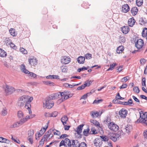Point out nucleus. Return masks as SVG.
<instances>
[{
  "mask_svg": "<svg viewBox=\"0 0 147 147\" xmlns=\"http://www.w3.org/2000/svg\"><path fill=\"white\" fill-rule=\"evenodd\" d=\"M132 98L136 102H138V104H139L140 103V100L138 99L136 97L134 96H132Z\"/></svg>",
  "mask_w": 147,
  "mask_h": 147,
  "instance_id": "nucleus-59",
  "label": "nucleus"
},
{
  "mask_svg": "<svg viewBox=\"0 0 147 147\" xmlns=\"http://www.w3.org/2000/svg\"><path fill=\"white\" fill-rule=\"evenodd\" d=\"M33 99V98L32 97H31L29 98V96H28V100L27 101V103H26V105L24 107L26 109H28L29 108L31 107V105L30 102L32 101Z\"/></svg>",
  "mask_w": 147,
  "mask_h": 147,
  "instance_id": "nucleus-15",
  "label": "nucleus"
},
{
  "mask_svg": "<svg viewBox=\"0 0 147 147\" xmlns=\"http://www.w3.org/2000/svg\"><path fill=\"white\" fill-rule=\"evenodd\" d=\"M91 116L93 118H96L99 116V113L97 112H95L93 111L91 112Z\"/></svg>",
  "mask_w": 147,
  "mask_h": 147,
  "instance_id": "nucleus-36",
  "label": "nucleus"
},
{
  "mask_svg": "<svg viewBox=\"0 0 147 147\" xmlns=\"http://www.w3.org/2000/svg\"><path fill=\"white\" fill-rule=\"evenodd\" d=\"M120 135L119 134L109 133L108 134V138L114 142H116L119 139Z\"/></svg>",
  "mask_w": 147,
  "mask_h": 147,
  "instance_id": "nucleus-5",
  "label": "nucleus"
},
{
  "mask_svg": "<svg viewBox=\"0 0 147 147\" xmlns=\"http://www.w3.org/2000/svg\"><path fill=\"white\" fill-rule=\"evenodd\" d=\"M102 144V142L101 139L96 138L94 141V144L95 146L100 147Z\"/></svg>",
  "mask_w": 147,
  "mask_h": 147,
  "instance_id": "nucleus-13",
  "label": "nucleus"
},
{
  "mask_svg": "<svg viewBox=\"0 0 147 147\" xmlns=\"http://www.w3.org/2000/svg\"><path fill=\"white\" fill-rule=\"evenodd\" d=\"M60 68L63 72L66 73L68 69L67 67L66 66L63 65Z\"/></svg>",
  "mask_w": 147,
  "mask_h": 147,
  "instance_id": "nucleus-37",
  "label": "nucleus"
},
{
  "mask_svg": "<svg viewBox=\"0 0 147 147\" xmlns=\"http://www.w3.org/2000/svg\"><path fill=\"white\" fill-rule=\"evenodd\" d=\"M127 77H128L127 76H126L122 78L121 79V82H126L128 80V79H127Z\"/></svg>",
  "mask_w": 147,
  "mask_h": 147,
  "instance_id": "nucleus-58",
  "label": "nucleus"
},
{
  "mask_svg": "<svg viewBox=\"0 0 147 147\" xmlns=\"http://www.w3.org/2000/svg\"><path fill=\"white\" fill-rule=\"evenodd\" d=\"M127 102L129 104V105L133 106L134 105V104L133 103V102L131 99H129Z\"/></svg>",
  "mask_w": 147,
  "mask_h": 147,
  "instance_id": "nucleus-63",
  "label": "nucleus"
},
{
  "mask_svg": "<svg viewBox=\"0 0 147 147\" xmlns=\"http://www.w3.org/2000/svg\"><path fill=\"white\" fill-rule=\"evenodd\" d=\"M48 131H49L50 132H49V134H48V136L47 137L48 138H49V140L53 136V134L51 133L53 132V129H51L49 130Z\"/></svg>",
  "mask_w": 147,
  "mask_h": 147,
  "instance_id": "nucleus-43",
  "label": "nucleus"
},
{
  "mask_svg": "<svg viewBox=\"0 0 147 147\" xmlns=\"http://www.w3.org/2000/svg\"><path fill=\"white\" fill-rule=\"evenodd\" d=\"M58 114L57 112L54 111L50 114V116L51 117H55Z\"/></svg>",
  "mask_w": 147,
  "mask_h": 147,
  "instance_id": "nucleus-51",
  "label": "nucleus"
},
{
  "mask_svg": "<svg viewBox=\"0 0 147 147\" xmlns=\"http://www.w3.org/2000/svg\"><path fill=\"white\" fill-rule=\"evenodd\" d=\"M50 131H47V132H46L45 135L43 137H42V138H44V140H46V141H47L48 139L49 138H48V134H49V132H50Z\"/></svg>",
  "mask_w": 147,
  "mask_h": 147,
  "instance_id": "nucleus-49",
  "label": "nucleus"
},
{
  "mask_svg": "<svg viewBox=\"0 0 147 147\" xmlns=\"http://www.w3.org/2000/svg\"><path fill=\"white\" fill-rule=\"evenodd\" d=\"M85 58L84 57L80 56L77 59L78 62L80 64H83L84 62Z\"/></svg>",
  "mask_w": 147,
  "mask_h": 147,
  "instance_id": "nucleus-22",
  "label": "nucleus"
},
{
  "mask_svg": "<svg viewBox=\"0 0 147 147\" xmlns=\"http://www.w3.org/2000/svg\"><path fill=\"white\" fill-rule=\"evenodd\" d=\"M131 11L132 15L135 16L137 13L138 9L137 7H133L131 9Z\"/></svg>",
  "mask_w": 147,
  "mask_h": 147,
  "instance_id": "nucleus-26",
  "label": "nucleus"
},
{
  "mask_svg": "<svg viewBox=\"0 0 147 147\" xmlns=\"http://www.w3.org/2000/svg\"><path fill=\"white\" fill-rule=\"evenodd\" d=\"M90 122L91 123L94 124V125H95L97 126L100 127V124L99 122L97 121L96 120L94 119H92L90 120Z\"/></svg>",
  "mask_w": 147,
  "mask_h": 147,
  "instance_id": "nucleus-38",
  "label": "nucleus"
},
{
  "mask_svg": "<svg viewBox=\"0 0 147 147\" xmlns=\"http://www.w3.org/2000/svg\"><path fill=\"white\" fill-rule=\"evenodd\" d=\"M140 117L141 119H147V112L144 113L143 111H141L139 112Z\"/></svg>",
  "mask_w": 147,
  "mask_h": 147,
  "instance_id": "nucleus-21",
  "label": "nucleus"
},
{
  "mask_svg": "<svg viewBox=\"0 0 147 147\" xmlns=\"http://www.w3.org/2000/svg\"><path fill=\"white\" fill-rule=\"evenodd\" d=\"M7 110L6 108L4 107L3 108L1 111V115L3 116H5L7 115Z\"/></svg>",
  "mask_w": 147,
  "mask_h": 147,
  "instance_id": "nucleus-34",
  "label": "nucleus"
},
{
  "mask_svg": "<svg viewBox=\"0 0 147 147\" xmlns=\"http://www.w3.org/2000/svg\"><path fill=\"white\" fill-rule=\"evenodd\" d=\"M79 144V142L78 140H72L71 142V147H78Z\"/></svg>",
  "mask_w": 147,
  "mask_h": 147,
  "instance_id": "nucleus-20",
  "label": "nucleus"
},
{
  "mask_svg": "<svg viewBox=\"0 0 147 147\" xmlns=\"http://www.w3.org/2000/svg\"><path fill=\"white\" fill-rule=\"evenodd\" d=\"M59 76L57 75H49L46 77L47 79H59Z\"/></svg>",
  "mask_w": 147,
  "mask_h": 147,
  "instance_id": "nucleus-28",
  "label": "nucleus"
},
{
  "mask_svg": "<svg viewBox=\"0 0 147 147\" xmlns=\"http://www.w3.org/2000/svg\"><path fill=\"white\" fill-rule=\"evenodd\" d=\"M24 114L21 111H19L18 112V116L19 118H22L23 117Z\"/></svg>",
  "mask_w": 147,
  "mask_h": 147,
  "instance_id": "nucleus-44",
  "label": "nucleus"
},
{
  "mask_svg": "<svg viewBox=\"0 0 147 147\" xmlns=\"http://www.w3.org/2000/svg\"><path fill=\"white\" fill-rule=\"evenodd\" d=\"M139 24L141 25H144L146 23V20L145 18H140L139 20Z\"/></svg>",
  "mask_w": 147,
  "mask_h": 147,
  "instance_id": "nucleus-29",
  "label": "nucleus"
},
{
  "mask_svg": "<svg viewBox=\"0 0 147 147\" xmlns=\"http://www.w3.org/2000/svg\"><path fill=\"white\" fill-rule=\"evenodd\" d=\"M124 50V47L122 46H119L117 47L116 50V52L117 53H120Z\"/></svg>",
  "mask_w": 147,
  "mask_h": 147,
  "instance_id": "nucleus-31",
  "label": "nucleus"
},
{
  "mask_svg": "<svg viewBox=\"0 0 147 147\" xmlns=\"http://www.w3.org/2000/svg\"><path fill=\"white\" fill-rule=\"evenodd\" d=\"M144 41L142 39H138L135 42V47L138 49H140L143 46Z\"/></svg>",
  "mask_w": 147,
  "mask_h": 147,
  "instance_id": "nucleus-8",
  "label": "nucleus"
},
{
  "mask_svg": "<svg viewBox=\"0 0 147 147\" xmlns=\"http://www.w3.org/2000/svg\"><path fill=\"white\" fill-rule=\"evenodd\" d=\"M67 92H59L60 94V97H61V98H63L64 96L67 94Z\"/></svg>",
  "mask_w": 147,
  "mask_h": 147,
  "instance_id": "nucleus-57",
  "label": "nucleus"
},
{
  "mask_svg": "<svg viewBox=\"0 0 147 147\" xmlns=\"http://www.w3.org/2000/svg\"><path fill=\"white\" fill-rule=\"evenodd\" d=\"M63 146H64L65 147H71V143L70 140L66 138L64 140H62L59 144V146L61 147Z\"/></svg>",
  "mask_w": 147,
  "mask_h": 147,
  "instance_id": "nucleus-4",
  "label": "nucleus"
},
{
  "mask_svg": "<svg viewBox=\"0 0 147 147\" xmlns=\"http://www.w3.org/2000/svg\"><path fill=\"white\" fill-rule=\"evenodd\" d=\"M68 120V118L67 116L65 115L61 119V121L63 125H65L67 124V121Z\"/></svg>",
  "mask_w": 147,
  "mask_h": 147,
  "instance_id": "nucleus-24",
  "label": "nucleus"
},
{
  "mask_svg": "<svg viewBox=\"0 0 147 147\" xmlns=\"http://www.w3.org/2000/svg\"><path fill=\"white\" fill-rule=\"evenodd\" d=\"M7 55V53L3 50L0 49V56L2 57H5Z\"/></svg>",
  "mask_w": 147,
  "mask_h": 147,
  "instance_id": "nucleus-32",
  "label": "nucleus"
},
{
  "mask_svg": "<svg viewBox=\"0 0 147 147\" xmlns=\"http://www.w3.org/2000/svg\"><path fill=\"white\" fill-rule=\"evenodd\" d=\"M9 32L13 36H15L16 35V34L15 32V30L11 28L9 30Z\"/></svg>",
  "mask_w": 147,
  "mask_h": 147,
  "instance_id": "nucleus-47",
  "label": "nucleus"
},
{
  "mask_svg": "<svg viewBox=\"0 0 147 147\" xmlns=\"http://www.w3.org/2000/svg\"><path fill=\"white\" fill-rule=\"evenodd\" d=\"M142 34L143 37L145 38L146 40L147 41V28H145L143 29Z\"/></svg>",
  "mask_w": 147,
  "mask_h": 147,
  "instance_id": "nucleus-25",
  "label": "nucleus"
},
{
  "mask_svg": "<svg viewBox=\"0 0 147 147\" xmlns=\"http://www.w3.org/2000/svg\"><path fill=\"white\" fill-rule=\"evenodd\" d=\"M88 69V68H86L85 67L83 66L81 68H80L78 69L77 71L78 72H80L81 71L86 70Z\"/></svg>",
  "mask_w": 147,
  "mask_h": 147,
  "instance_id": "nucleus-55",
  "label": "nucleus"
},
{
  "mask_svg": "<svg viewBox=\"0 0 147 147\" xmlns=\"http://www.w3.org/2000/svg\"><path fill=\"white\" fill-rule=\"evenodd\" d=\"M133 90L134 92L138 93L140 91L138 88L137 86H135L133 89Z\"/></svg>",
  "mask_w": 147,
  "mask_h": 147,
  "instance_id": "nucleus-53",
  "label": "nucleus"
},
{
  "mask_svg": "<svg viewBox=\"0 0 147 147\" xmlns=\"http://www.w3.org/2000/svg\"><path fill=\"white\" fill-rule=\"evenodd\" d=\"M97 134L96 130L94 129H91V131L90 132V134Z\"/></svg>",
  "mask_w": 147,
  "mask_h": 147,
  "instance_id": "nucleus-54",
  "label": "nucleus"
},
{
  "mask_svg": "<svg viewBox=\"0 0 147 147\" xmlns=\"http://www.w3.org/2000/svg\"><path fill=\"white\" fill-rule=\"evenodd\" d=\"M84 125V124H82L79 125L77 127V129L75 130V131L79 135V136L78 137L79 138H81L82 137V135L81 134L82 132L83 127Z\"/></svg>",
  "mask_w": 147,
  "mask_h": 147,
  "instance_id": "nucleus-10",
  "label": "nucleus"
},
{
  "mask_svg": "<svg viewBox=\"0 0 147 147\" xmlns=\"http://www.w3.org/2000/svg\"><path fill=\"white\" fill-rule=\"evenodd\" d=\"M60 97V94L59 92L49 95L46 98L45 100L43 102V107L48 109L51 108L54 104V102L51 100Z\"/></svg>",
  "mask_w": 147,
  "mask_h": 147,
  "instance_id": "nucleus-1",
  "label": "nucleus"
},
{
  "mask_svg": "<svg viewBox=\"0 0 147 147\" xmlns=\"http://www.w3.org/2000/svg\"><path fill=\"white\" fill-rule=\"evenodd\" d=\"M28 61L29 64L31 65L34 66L36 65L37 64V60L36 58H31L29 59Z\"/></svg>",
  "mask_w": 147,
  "mask_h": 147,
  "instance_id": "nucleus-16",
  "label": "nucleus"
},
{
  "mask_svg": "<svg viewBox=\"0 0 147 147\" xmlns=\"http://www.w3.org/2000/svg\"><path fill=\"white\" fill-rule=\"evenodd\" d=\"M139 121V123H141L143 124H145L147 125V119H139L137 121V122H138Z\"/></svg>",
  "mask_w": 147,
  "mask_h": 147,
  "instance_id": "nucleus-33",
  "label": "nucleus"
},
{
  "mask_svg": "<svg viewBox=\"0 0 147 147\" xmlns=\"http://www.w3.org/2000/svg\"><path fill=\"white\" fill-rule=\"evenodd\" d=\"M68 135L66 134H62L60 137L59 139H63L65 138H67L68 137Z\"/></svg>",
  "mask_w": 147,
  "mask_h": 147,
  "instance_id": "nucleus-61",
  "label": "nucleus"
},
{
  "mask_svg": "<svg viewBox=\"0 0 147 147\" xmlns=\"http://www.w3.org/2000/svg\"><path fill=\"white\" fill-rule=\"evenodd\" d=\"M84 57L86 59H90L92 58V55L89 53H88L85 55Z\"/></svg>",
  "mask_w": 147,
  "mask_h": 147,
  "instance_id": "nucleus-45",
  "label": "nucleus"
},
{
  "mask_svg": "<svg viewBox=\"0 0 147 147\" xmlns=\"http://www.w3.org/2000/svg\"><path fill=\"white\" fill-rule=\"evenodd\" d=\"M34 134V131L33 129L29 130L28 131V137H33V135Z\"/></svg>",
  "mask_w": 147,
  "mask_h": 147,
  "instance_id": "nucleus-40",
  "label": "nucleus"
},
{
  "mask_svg": "<svg viewBox=\"0 0 147 147\" xmlns=\"http://www.w3.org/2000/svg\"><path fill=\"white\" fill-rule=\"evenodd\" d=\"M45 140L44 139V138H42L40 142L39 145L41 146H42L44 144V142Z\"/></svg>",
  "mask_w": 147,
  "mask_h": 147,
  "instance_id": "nucleus-64",
  "label": "nucleus"
},
{
  "mask_svg": "<svg viewBox=\"0 0 147 147\" xmlns=\"http://www.w3.org/2000/svg\"><path fill=\"white\" fill-rule=\"evenodd\" d=\"M92 82V81L91 80H88L85 82L84 84H85V87L86 86H89L91 84Z\"/></svg>",
  "mask_w": 147,
  "mask_h": 147,
  "instance_id": "nucleus-41",
  "label": "nucleus"
},
{
  "mask_svg": "<svg viewBox=\"0 0 147 147\" xmlns=\"http://www.w3.org/2000/svg\"><path fill=\"white\" fill-rule=\"evenodd\" d=\"M127 114V111L125 109H122L119 111V114L120 117L123 118H125Z\"/></svg>",
  "mask_w": 147,
  "mask_h": 147,
  "instance_id": "nucleus-11",
  "label": "nucleus"
},
{
  "mask_svg": "<svg viewBox=\"0 0 147 147\" xmlns=\"http://www.w3.org/2000/svg\"><path fill=\"white\" fill-rule=\"evenodd\" d=\"M61 61L62 63L66 64L70 62L71 59L69 57L63 56L61 57Z\"/></svg>",
  "mask_w": 147,
  "mask_h": 147,
  "instance_id": "nucleus-9",
  "label": "nucleus"
},
{
  "mask_svg": "<svg viewBox=\"0 0 147 147\" xmlns=\"http://www.w3.org/2000/svg\"><path fill=\"white\" fill-rule=\"evenodd\" d=\"M15 90L13 87L8 85H6L5 88V92L7 95L12 94Z\"/></svg>",
  "mask_w": 147,
  "mask_h": 147,
  "instance_id": "nucleus-7",
  "label": "nucleus"
},
{
  "mask_svg": "<svg viewBox=\"0 0 147 147\" xmlns=\"http://www.w3.org/2000/svg\"><path fill=\"white\" fill-rule=\"evenodd\" d=\"M33 137H28L27 140L29 141V142L31 144H32L33 143Z\"/></svg>",
  "mask_w": 147,
  "mask_h": 147,
  "instance_id": "nucleus-60",
  "label": "nucleus"
},
{
  "mask_svg": "<svg viewBox=\"0 0 147 147\" xmlns=\"http://www.w3.org/2000/svg\"><path fill=\"white\" fill-rule=\"evenodd\" d=\"M129 7L128 4H124L122 5V10L123 12L127 13L129 11Z\"/></svg>",
  "mask_w": 147,
  "mask_h": 147,
  "instance_id": "nucleus-17",
  "label": "nucleus"
},
{
  "mask_svg": "<svg viewBox=\"0 0 147 147\" xmlns=\"http://www.w3.org/2000/svg\"><path fill=\"white\" fill-rule=\"evenodd\" d=\"M85 84L82 85L81 86L78 87L77 88V90H81L84 89L85 88Z\"/></svg>",
  "mask_w": 147,
  "mask_h": 147,
  "instance_id": "nucleus-56",
  "label": "nucleus"
},
{
  "mask_svg": "<svg viewBox=\"0 0 147 147\" xmlns=\"http://www.w3.org/2000/svg\"><path fill=\"white\" fill-rule=\"evenodd\" d=\"M100 137L101 138L100 139L102 140V141L105 142L109 140V138H108V136H100Z\"/></svg>",
  "mask_w": 147,
  "mask_h": 147,
  "instance_id": "nucleus-39",
  "label": "nucleus"
},
{
  "mask_svg": "<svg viewBox=\"0 0 147 147\" xmlns=\"http://www.w3.org/2000/svg\"><path fill=\"white\" fill-rule=\"evenodd\" d=\"M143 0H136V4L139 7L141 6L142 4Z\"/></svg>",
  "mask_w": 147,
  "mask_h": 147,
  "instance_id": "nucleus-46",
  "label": "nucleus"
},
{
  "mask_svg": "<svg viewBox=\"0 0 147 147\" xmlns=\"http://www.w3.org/2000/svg\"><path fill=\"white\" fill-rule=\"evenodd\" d=\"M20 51L24 54H27V51L23 48H21L20 49Z\"/></svg>",
  "mask_w": 147,
  "mask_h": 147,
  "instance_id": "nucleus-52",
  "label": "nucleus"
},
{
  "mask_svg": "<svg viewBox=\"0 0 147 147\" xmlns=\"http://www.w3.org/2000/svg\"><path fill=\"white\" fill-rule=\"evenodd\" d=\"M135 21L133 18H131L129 19L128 21V24L130 27H132L134 24L135 23Z\"/></svg>",
  "mask_w": 147,
  "mask_h": 147,
  "instance_id": "nucleus-19",
  "label": "nucleus"
},
{
  "mask_svg": "<svg viewBox=\"0 0 147 147\" xmlns=\"http://www.w3.org/2000/svg\"><path fill=\"white\" fill-rule=\"evenodd\" d=\"M20 120L13 125L14 127H18L20 125H22L26 122L24 118H20Z\"/></svg>",
  "mask_w": 147,
  "mask_h": 147,
  "instance_id": "nucleus-14",
  "label": "nucleus"
},
{
  "mask_svg": "<svg viewBox=\"0 0 147 147\" xmlns=\"http://www.w3.org/2000/svg\"><path fill=\"white\" fill-rule=\"evenodd\" d=\"M142 85L143 86H146V79L145 78H143L142 79Z\"/></svg>",
  "mask_w": 147,
  "mask_h": 147,
  "instance_id": "nucleus-62",
  "label": "nucleus"
},
{
  "mask_svg": "<svg viewBox=\"0 0 147 147\" xmlns=\"http://www.w3.org/2000/svg\"><path fill=\"white\" fill-rule=\"evenodd\" d=\"M108 126L111 130L115 131H117L119 129L118 125L113 122H111L109 123Z\"/></svg>",
  "mask_w": 147,
  "mask_h": 147,
  "instance_id": "nucleus-6",
  "label": "nucleus"
},
{
  "mask_svg": "<svg viewBox=\"0 0 147 147\" xmlns=\"http://www.w3.org/2000/svg\"><path fill=\"white\" fill-rule=\"evenodd\" d=\"M87 145L84 142H82L79 143L78 147H87Z\"/></svg>",
  "mask_w": 147,
  "mask_h": 147,
  "instance_id": "nucleus-50",
  "label": "nucleus"
},
{
  "mask_svg": "<svg viewBox=\"0 0 147 147\" xmlns=\"http://www.w3.org/2000/svg\"><path fill=\"white\" fill-rule=\"evenodd\" d=\"M117 65L116 63H114L113 64H110V67L107 70V71H109L110 70H112L114 69V67L115 66Z\"/></svg>",
  "mask_w": 147,
  "mask_h": 147,
  "instance_id": "nucleus-42",
  "label": "nucleus"
},
{
  "mask_svg": "<svg viewBox=\"0 0 147 147\" xmlns=\"http://www.w3.org/2000/svg\"><path fill=\"white\" fill-rule=\"evenodd\" d=\"M43 83L44 84L47 85H49L50 86H53L54 85V83L51 82L50 81H43Z\"/></svg>",
  "mask_w": 147,
  "mask_h": 147,
  "instance_id": "nucleus-35",
  "label": "nucleus"
},
{
  "mask_svg": "<svg viewBox=\"0 0 147 147\" xmlns=\"http://www.w3.org/2000/svg\"><path fill=\"white\" fill-rule=\"evenodd\" d=\"M129 27L128 26H124L121 28V30L122 32L125 34L128 33L129 31Z\"/></svg>",
  "mask_w": 147,
  "mask_h": 147,
  "instance_id": "nucleus-18",
  "label": "nucleus"
},
{
  "mask_svg": "<svg viewBox=\"0 0 147 147\" xmlns=\"http://www.w3.org/2000/svg\"><path fill=\"white\" fill-rule=\"evenodd\" d=\"M72 95L71 94H69L68 92H67V94L64 96L63 98H61L60 99H59L57 102V103L60 104L61 102H62L65 100H66L70 97H71Z\"/></svg>",
  "mask_w": 147,
  "mask_h": 147,
  "instance_id": "nucleus-12",
  "label": "nucleus"
},
{
  "mask_svg": "<svg viewBox=\"0 0 147 147\" xmlns=\"http://www.w3.org/2000/svg\"><path fill=\"white\" fill-rule=\"evenodd\" d=\"M0 142L9 144L10 143V141L9 140L6 138H4L2 137H0Z\"/></svg>",
  "mask_w": 147,
  "mask_h": 147,
  "instance_id": "nucleus-27",
  "label": "nucleus"
},
{
  "mask_svg": "<svg viewBox=\"0 0 147 147\" xmlns=\"http://www.w3.org/2000/svg\"><path fill=\"white\" fill-rule=\"evenodd\" d=\"M28 100V96L23 95L21 96L18 99V103L21 107L24 106L26 105Z\"/></svg>",
  "mask_w": 147,
  "mask_h": 147,
  "instance_id": "nucleus-2",
  "label": "nucleus"
},
{
  "mask_svg": "<svg viewBox=\"0 0 147 147\" xmlns=\"http://www.w3.org/2000/svg\"><path fill=\"white\" fill-rule=\"evenodd\" d=\"M132 129V126L130 125H127V126L125 127L124 129L125 131L127 133H128L130 132Z\"/></svg>",
  "mask_w": 147,
  "mask_h": 147,
  "instance_id": "nucleus-23",
  "label": "nucleus"
},
{
  "mask_svg": "<svg viewBox=\"0 0 147 147\" xmlns=\"http://www.w3.org/2000/svg\"><path fill=\"white\" fill-rule=\"evenodd\" d=\"M48 127V125H47L46 127H43L41 129L40 131V132L41 133V134H43L44 132H45L46 129Z\"/></svg>",
  "mask_w": 147,
  "mask_h": 147,
  "instance_id": "nucleus-48",
  "label": "nucleus"
},
{
  "mask_svg": "<svg viewBox=\"0 0 147 147\" xmlns=\"http://www.w3.org/2000/svg\"><path fill=\"white\" fill-rule=\"evenodd\" d=\"M20 67L21 71L23 73L26 74H28L30 76L33 77L34 78H35L36 77V74L32 72H29V71L26 69L25 66L24 64L21 65Z\"/></svg>",
  "mask_w": 147,
  "mask_h": 147,
  "instance_id": "nucleus-3",
  "label": "nucleus"
},
{
  "mask_svg": "<svg viewBox=\"0 0 147 147\" xmlns=\"http://www.w3.org/2000/svg\"><path fill=\"white\" fill-rule=\"evenodd\" d=\"M90 129L89 128H88L86 129H84L83 131V133L85 136H87L90 134Z\"/></svg>",
  "mask_w": 147,
  "mask_h": 147,
  "instance_id": "nucleus-30",
  "label": "nucleus"
}]
</instances>
